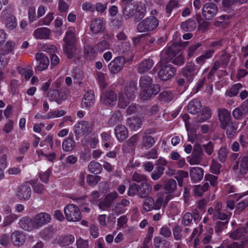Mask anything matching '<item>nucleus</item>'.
<instances>
[{"mask_svg": "<svg viewBox=\"0 0 248 248\" xmlns=\"http://www.w3.org/2000/svg\"><path fill=\"white\" fill-rule=\"evenodd\" d=\"M137 93V84L134 81L130 82L125 86L124 92L119 94L118 105L121 108H124L136 97Z\"/></svg>", "mask_w": 248, "mask_h": 248, "instance_id": "nucleus-1", "label": "nucleus"}, {"mask_svg": "<svg viewBox=\"0 0 248 248\" xmlns=\"http://www.w3.org/2000/svg\"><path fill=\"white\" fill-rule=\"evenodd\" d=\"M76 30L74 28H69L66 32L63 41L65 43L63 46L64 51L67 57L71 59L74 57L76 52V42L77 38Z\"/></svg>", "mask_w": 248, "mask_h": 248, "instance_id": "nucleus-2", "label": "nucleus"}, {"mask_svg": "<svg viewBox=\"0 0 248 248\" xmlns=\"http://www.w3.org/2000/svg\"><path fill=\"white\" fill-rule=\"evenodd\" d=\"M159 25V20L154 16H150L139 23L137 30L139 32L150 31L155 30Z\"/></svg>", "mask_w": 248, "mask_h": 248, "instance_id": "nucleus-3", "label": "nucleus"}, {"mask_svg": "<svg viewBox=\"0 0 248 248\" xmlns=\"http://www.w3.org/2000/svg\"><path fill=\"white\" fill-rule=\"evenodd\" d=\"M93 129V124L86 121H80L74 126V131L78 140L81 137H86L90 134Z\"/></svg>", "mask_w": 248, "mask_h": 248, "instance_id": "nucleus-4", "label": "nucleus"}, {"mask_svg": "<svg viewBox=\"0 0 248 248\" xmlns=\"http://www.w3.org/2000/svg\"><path fill=\"white\" fill-rule=\"evenodd\" d=\"M0 20L5 24L6 28L9 30H13L17 26L16 17L10 13L8 8L4 9L0 13Z\"/></svg>", "mask_w": 248, "mask_h": 248, "instance_id": "nucleus-5", "label": "nucleus"}, {"mask_svg": "<svg viewBox=\"0 0 248 248\" xmlns=\"http://www.w3.org/2000/svg\"><path fill=\"white\" fill-rule=\"evenodd\" d=\"M64 212L68 221L77 222L81 218L80 211L77 206L69 204L64 207Z\"/></svg>", "mask_w": 248, "mask_h": 248, "instance_id": "nucleus-6", "label": "nucleus"}, {"mask_svg": "<svg viewBox=\"0 0 248 248\" xmlns=\"http://www.w3.org/2000/svg\"><path fill=\"white\" fill-rule=\"evenodd\" d=\"M117 100V95L114 92L111 90L103 91L100 96L101 104L108 107H112L116 105Z\"/></svg>", "mask_w": 248, "mask_h": 248, "instance_id": "nucleus-7", "label": "nucleus"}, {"mask_svg": "<svg viewBox=\"0 0 248 248\" xmlns=\"http://www.w3.org/2000/svg\"><path fill=\"white\" fill-rule=\"evenodd\" d=\"M204 155L202 146L199 144H195L190 156L188 157V162L191 165H198L200 163Z\"/></svg>", "mask_w": 248, "mask_h": 248, "instance_id": "nucleus-8", "label": "nucleus"}, {"mask_svg": "<svg viewBox=\"0 0 248 248\" xmlns=\"http://www.w3.org/2000/svg\"><path fill=\"white\" fill-rule=\"evenodd\" d=\"M31 195V189L28 183L23 184L18 186L16 190V196L20 201H28Z\"/></svg>", "mask_w": 248, "mask_h": 248, "instance_id": "nucleus-9", "label": "nucleus"}, {"mask_svg": "<svg viewBox=\"0 0 248 248\" xmlns=\"http://www.w3.org/2000/svg\"><path fill=\"white\" fill-rule=\"evenodd\" d=\"M175 72V68L172 65L167 63L163 65L158 71V77L161 80H167L173 76Z\"/></svg>", "mask_w": 248, "mask_h": 248, "instance_id": "nucleus-10", "label": "nucleus"}, {"mask_svg": "<svg viewBox=\"0 0 248 248\" xmlns=\"http://www.w3.org/2000/svg\"><path fill=\"white\" fill-rule=\"evenodd\" d=\"M36 230L42 228L44 225L49 223L51 217L49 214L46 212H41L37 214L33 217Z\"/></svg>", "mask_w": 248, "mask_h": 248, "instance_id": "nucleus-11", "label": "nucleus"}, {"mask_svg": "<svg viewBox=\"0 0 248 248\" xmlns=\"http://www.w3.org/2000/svg\"><path fill=\"white\" fill-rule=\"evenodd\" d=\"M218 8L217 6L212 3H205L202 9V14L206 20L212 19L217 14Z\"/></svg>", "mask_w": 248, "mask_h": 248, "instance_id": "nucleus-12", "label": "nucleus"}, {"mask_svg": "<svg viewBox=\"0 0 248 248\" xmlns=\"http://www.w3.org/2000/svg\"><path fill=\"white\" fill-rule=\"evenodd\" d=\"M167 54V59H173L172 63L178 66L182 65L184 63V56L182 53L179 52L177 53L174 52L172 47H168L165 51Z\"/></svg>", "mask_w": 248, "mask_h": 248, "instance_id": "nucleus-13", "label": "nucleus"}, {"mask_svg": "<svg viewBox=\"0 0 248 248\" xmlns=\"http://www.w3.org/2000/svg\"><path fill=\"white\" fill-rule=\"evenodd\" d=\"M160 90V87L158 84H153L141 90L140 93V98L143 100H147L152 95H156Z\"/></svg>", "mask_w": 248, "mask_h": 248, "instance_id": "nucleus-14", "label": "nucleus"}, {"mask_svg": "<svg viewBox=\"0 0 248 248\" xmlns=\"http://www.w3.org/2000/svg\"><path fill=\"white\" fill-rule=\"evenodd\" d=\"M218 117L220 122V126L222 129H225L229 123H231L230 112L225 108L218 110Z\"/></svg>", "mask_w": 248, "mask_h": 248, "instance_id": "nucleus-15", "label": "nucleus"}, {"mask_svg": "<svg viewBox=\"0 0 248 248\" xmlns=\"http://www.w3.org/2000/svg\"><path fill=\"white\" fill-rule=\"evenodd\" d=\"M124 63V58L123 57H116L108 65V69L111 73L116 74L122 69Z\"/></svg>", "mask_w": 248, "mask_h": 248, "instance_id": "nucleus-16", "label": "nucleus"}, {"mask_svg": "<svg viewBox=\"0 0 248 248\" xmlns=\"http://www.w3.org/2000/svg\"><path fill=\"white\" fill-rule=\"evenodd\" d=\"M35 59L37 62V65L36 70L43 71L46 70L48 66L49 61L48 58L43 53H37L35 55Z\"/></svg>", "mask_w": 248, "mask_h": 248, "instance_id": "nucleus-17", "label": "nucleus"}, {"mask_svg": "<svg viewBox=\"0 0 248 248\" xmlns=\"http://www.w3.org/2000/svg\"><path fill=\"white\" fill-rule=\"evenodd\" d=\"M18 225L20 228L27 232L36 230L33 218H31L28 217L21 218L19 220Z\"/></svg>", "mask_w": 248, "mask_h": 248, "instance_id": "nucleus-18", "label": "nucleus"}, {"mask_svg": "<svg viewBox=\"0 0 248 248\" xmlns=\"http://www.w3.org/2000/svg\"><path fill=\"white\" fill-rule=\"evenodd\" d=\"M133 0H121V5L123 8V13L126 18H129L134 14V6Z\"/></svg>", "mask_w": 248, "mask_h": 248, "instance_id": "nucleus-19", "label": "nucleus"}, {"mask_svg": "<svg viewBox=\"0 0 248 248\" xmlns=\"http://www.w3.org/2000/svg\"><path fill=\"white\" fill-rule=\"evenodd\" d=\"M11 241L16 246H22L26 241V236L24 233L19 231L16 230L11 233Z\"/></svg>", "mask_w": 248, "mask_h": 248, "instance_id": "nucleus-20", "label": "nucleus"}, {"mask_svg": "<svg viewBox=\"0 0 248 248\" xmlns=\"http://www.w3.org/2000/svg\"><path fill=\"white\" fill-rule=\"evenodd\" d=\"M182 75L186 78L188 82H190L195 75V64L193 62H189L184 67L182 70Z\"/></svg>", "mask_w": 248, "mask_h": 248, "instance_id": "nucleus-21", "label": "nucleus"}, {"mask_svg": "<svg viewBox=\"0 0 248 248\" xmlns=\"http://www.w3.org/2000/svg\"><path fill=\"white\" fill-rule=\"evenodd\" d=\"M118 197L116 192H113L107 195L104 200L98 204L99 208L102 210H105L107 208L110 207L112 202Z\"/></svg>", "mask_w": 248, "mask_h": 248, "instance_id": "nucleus-22", "label": "nucleus"}, {"mask_svg": "<svg viewBox=\"0 0 248 248\" xmlns=\"http://www.w3.org/2000/svg\"><path fill=\"white\" fill-rule=\"evenodd\" d=\"M247 232H248V222L244 227L232 230L229 233V236L233 240L239 239Z\"/></svg>", "mask_w": 248, "mask_h": 248, "instance_id": "nucleus-23", "label": "nucleus"}, {"mask_svg": "<svg viewBox=\"0 0 248 248\" xmlns=\"http://www.w3.org/2000/svg\"><path fill=\"white\" fill-rule=\"evenodd\" d=\"M91 31L93 34L102 32L105 30L103 20L100 18L93 19L90 25Z\"/></svg>", "mask_w": 248, "mask_h": 248, "instance_id": "nucleus-24", "label": "nucleus"}, {"mask_svg": "<svg viewBox=\"0 0 248 248\" xmlns=\"http://www.w3.org/2000/svg\"><path fill=\"white\" fill-rule=\"evenodd\" d=\"M248 114V107L246 104H242L235 108L232 112L233 118L237 120L242 119Z\"/></svg>", "mask_w": 248, "mask_h": 248, "instance_id": "nucleus-25", "label": "nucleus"}, {"mask_svg": "<svg viewBox=\"0 0 248 248\" xmlns=\"http://www.w3.org/2000/svg\"><path fill=\"white\" fill-rule=\"evenodd\" d=\"M115 134L120 142L124 140L128 136L126 127L123 125H118L115 128Z\"/></svg>", "mask_w": 248, "mask_h": 248, "instance_id": "nucleus-26", "label": "nucleus"}, {"mask_svg": "<svg viewBox=\"0 0 248 248\" xmlns=\"http://www.w3.org/2000/svg\"><path fill=\"white\" fill-rule=\"evenodd\" d=\"M94 102V92L90 90L85 94L84 98L82 100L81 105L83 108H88L93 105Z\"/></svg>", "mask_w": 248, "mask_h": 248, "instance_id": "nucleus-27", "label": "nucleus"}, {"mask_svg": "<svg viewBox=\"0 0 248 248\" xmlns=\"http://www.w3.org/2000/svg\"><path fill=\"white\" fill-rule=\"evenodd\" d=\"M151 186L146 182L138 185V196L140 198H146L152 191Z\"/></svg>", "mask_w": 248, "mask_h": 248, "instance_id": "nucleus-28", "label": "nucleus"}, {"mask_svg": "<svg viewBox=\"0 0 248 248\" xmlns=\"http://www.w3.org/2000/svg\"><path fill=\"white\" fill-rule=\"evenodd\" d=\"M50 33V30L47 28H39L34 31L33 35L36 39H49Z\"/></svg>", "mask_w": 248, "mask_h": 248, "instance_id": "nucleus-29", "label": "nucleus"}, {"mask_svg": "<svg viewBox=\"0 0 248 248\" xmlns=\"http://www.w3.org/2000/svg\"><path fill=\"white\" fill-rule=\"evenodd\" d=\"M66 98L67 94L64 91H54L50 96L49 100L51 101H55L58 104H61Z\"/></svg>", "mask_w": 248, "mask_h": 248, "instance_id": "nucleus-30", "label": "nucleus"}, {"mask_svg": "<svg viewBox=\"0 0 248 248\" xmlns=\"http://www.w3.org/2000/svg\"><path fill=\"white\" fill-rule=\"evenodd\" d=\"M190 175L191 179L197 182L201 180L203 176V170L198 167L190 168Z\"/></svg>", "mask_w": 248, "mask_h": 248, "instance_id": "nucleus-31", "label": "nucleus"}, {"mask_svg": "<svg viewBox=\"0 0 248 248\" xmlns=\"http://www.w3.org/2000/svg\"><path fill=\"white\" fill-rule=\"evenodd\" d=\"M201 107V102L198 99H195L189 102L187 109L189 113L194 114L198 113Z\"/></svg>", "mask_w": 248, "mask_h": 248, "instance_id": "nucleus-32", "label": "nucleus"}, {"mask_svg": "<svg viewBox=\"0 0 248 248\" xmlns=\"http://www.w3.org/2000/svg\"><path fill=\"white\" fill-rule=\"evenodd\" d=\"M211 115V109L207 107H203L202 112L197 116V121L199 122H204L210 119Z\"/></svg>", "mask_w": 248, "mask_h": 248, "instance_id": "nucleus-33", "label": "nucleus"}, {"mask_svg": "<svg viewBox=\"0 0 248 248\" xmlns=\"http://www.w3.org/2000/svg\"><path fill=\"white\" fill-rule=\"evenodd\" d=\"M153 65V62L152 60L146 59L142 61L138 68V71L140 74L144 73L150 69Z\"/></svg>", "mask_w": 248, "mask_h": 248, "instance_id": "nucleus-34", "label": "nucleus"}, {"mask_svg": "<svg viewBox=\"0 0 248 248\" xmlns=\"http://www.w3.org/2000/svg\"><path fill=\"white\" fill-rule=\"evenodd\" d=\"M197 25L193 19H189L181 25L182 30L184 31H192L196 28Z\"/></svg>", "mask_w": 248, "mask_h": 248, "instance_id": "nucleus-35", "label": "nucleus"}, {"mask_svg": "<svg viewBox=\"0 0 248 248\" xmlns=\"http://www.w3.org/2000/svg\"><path fill=\"white\" fill-rule=\"evenodd\" d=\"M76 145V142L73 138L68 137L62 142V148L65 152L72 151Z\"/></svg>", "mask_w": 248, "mask_h": 248, "instance_id": "nucleus-36", "label": "nucleus"}, {"mask_svg": "<svg viewBox=\"0 0 248 248\" xmlns=\"http://www.w3.org/2000/svg\"><path fill=\"white\" fill-rule=\"evenodd\" d=\"M127 124L132 129L137 130L140 127L142 121L139 117L129 118L127 120Z\"/></svg>", "mask_w": 248, "mask_h": 248, "instance_id": "nucleus-37", "label": "nucleus"}, {"mask_svg": "<svg viewBox=\"0 0 248 248\" xmlns=\"http://www.w3.org/2000/svg\"><path fill=\"white\" fill-rule=\"evenodd\" d=\"M18 216L15 214H10L4 217L1 227H6L11 225L13 222L17 219Z\"/></svg>", "mask_w": 248, "mask_h": 248, "instance_id": "nucleus-38", "label": "nucleus"}, {"mask_svg": "<svg viewBox=\"0 0 248 248\" xmlns=\"http://www.w3.org/2000/svg\"><path fill=\"white\" fill-rule=\"evenodd\" d=\"M146 13V7L144 3L139 2L137 4L136 8V19H140L145 15Z\"/></svg>", "mask_w": 248, "mask_h": 248, "instance_id": "nucleus-39", "label": "nucleus"}, {"mask_svg": "<svg viewBox=\"0 0 248 248\" xmlns=\"http://www.w3.org/2000/svg\"><path fill=\"white\" fill-rule=\"evenodd\" d=\"M226 128V135L228 138H232L236 135L238 128L237 124L231 122L228 124Z\"/></svg>", "mask_w": 248, "mask_h": 248, "instance_id": "nucleus-40", "label": "nucleus"}, {"mask_svg": "<svg viewBox=\"0 0 248 248\" xmlns=\"http://www.w3.org/2000/svg\"><path fill=\"white\" fill-rule=\"evenodd\" d=\"M177 187L176 182L175 180L170 179L165 183L164 189L167 193H173Z\"/></svg>", "mask_w": 248, "mask_h": 248, "instance_id": "nucleus-41", "label": "nucleus"}, {"mask_svg": "<svg viewBox=\"0 0 248 248\" xmlns=\"http://www.w3.org/2000/svg\"><path fill=\"white\" fill-rule=\"evenodd\" d=\"M88 168L91 173L94 174L100 173L102 170L101 165L94 161H91L89 164Z\"/></svg>", "mask_w": 248, "mask_h": 248, "instance_id": "nucleus-42", "label": "nucleus"}, {"mask_svg": "<svg viewBox=\"0 0 248 248\" xmlns=\"http://www.w3.org/2000/svg\"><path fill=\"white\" fill-rule=\"evenodd\" d=\"M16 47V44L14 42L7 41L4 45L2 48V53L4 55L12 53Z\"/></svg>", "mask_w": 248, "mask_h": 248, "instance_id": "nucleus-43", "label": "nucleus"}, {"mask_svg": "<svg viewBox=\"0 0 248 248\" xmlns=\"http://www.w3.org/2000/svg\"><path fill=\"white\" fill-rule=\"evenodd\" d=\"M123 119V116L119 111L115 112L110 117L108 123L110 125H114L117 123L121 122Z\"/></svg>", "mask_w": 248, "mask_h": 248, "instance_id": "nucleus-44", "label": "nucleus"}, {"mask_svg": "<svg viewBox=\"0 0 248 248\" xmlns=\"http://www.w3.org/2000/svg\"><path fill=\"white\" fill-rule=\"evenodd\" d=\"M143 208L146 212L154 209V200L152 197L146 198L143 202Z\"/></svg>", "mask_w": 248, "mask_h": 248, "instance_id": "nucleus-45", "label": "nucleus"}, {"mask_svg": "<svg viewBox=\"0 0 248 248\" xmlns=\"http://www.w3.org/2000/svg\"><path fill=\"white\" fill-rule=\"evenodd\" d=\"M152 79L148 76L142 77L140 79V85L141 91L144 89H147L152 84Z\"/></svg>", "mask_w": 248, "mask_h": 248, "instance_id": "nucleus-46", "label": "nucleus"}, {"mask_svg": "<svg viewBox=\"0 0 248 248\" xmlns=\"http://www.w3.org/2000/svg\"><path fill=\"white\" fill-rule=\"evenodd\" d=\"M242 85L240 83H237L233 85L231 89L226 92V94L229 97L236 96L239 90L242 88Z\"/></svg>", "mask_w": 248, "mask_h": 248, "instance_id": "nucleus-47", "label": "nucleus"}, {"mask_svg": "<svg viewBox=\"0 0 248 248\" xmlns=\"http://www.w3.org/2000/svg\"><path fill=\"white\" fill-rule=\"evenodd\" d=\"M159 97L161 101L169 102L172 100L173 98V95L171 92L165 91L160 93Z\"/></svg>", "mask_w": 248, "mask_h": 248, "instance_id": "nucleus-48", "label": "nucleus"}, {"mask_svg": "<svg viewBox=\"0 0 248 248\" xmlns=\"http://www.w3.org/2000/svg\"><path fill=\"white\" fill-rule=\"evenodd\" d=\"M188 176L187 171L183 170H178L175 175V178L177 179L179 186H183V180L184 178H187Z\"/></svg>", "mask_w": 248, "mask_h": 248, "instance_id": "nucleus-49", "label": "nucleus"}, {"mask_svg": "<svg viewBox=\"0 0 248 248\" xmlns=\"http://www.w3.org/2000/svg\"><path fill=\"white\" fill-rule=\"evenodd\" d=\"M75 238L72 235L61 237L59 239V243L62 246H68L74 241Z\"/></svg>", "mask_w": 248, "mask_h": 248, "instance_id": "nucleus-50", "label": "nucleus"}, {"mask_svg": "<svg viewBox=\"0 0 248 248\" xmlns=\"http://www.w3.org/2000/svg\"><path fill=\"white\" fill-rule=\"evenodd\" d=\"M154 138L150 135H145L143 138L142 145L146 148H150L155 143Z\"/></svg>", "mask_w": 248, "mask_h": 248, "instance_id": "nucleus-51", "label": "nucleus"}, {"mask_svg": "<svg viewBox=\"0 0 248 248\" xmlns=\"http://www.w3.org/2000/svg\"><path fill=\"white\" fill-rule=\"evenodd\" d=\"M132 180L137 183L145 182L147 180V177L146 175L139 173L137 172H135L131 175Z\"/></svg>", "mask_w": 248, "mask_h": 248, "instance_id": "nucleus-52", "label": "nucleus"}, {"mask_svg": "<svg viewBox=\"0 0 248 248\" xmlns=\"http://www.w3.org/2000/svg\"><path fill=\"white\" fill-rule=\"evenodd\" d=\"M164 168L162 166H158L155 168L151 174V178L154 180H158L163 175Z\"/></svg>", "mask_w": 248, "mask_h": 248, "instance_id": "nucleus-53", "label": "nucleus"}, {"mask_svg": "<svg viewBox=\"0 0 248 248\" xmlns=\"http://www.w3.org/2000/svg\"><path fill=\"white\" fill-rule=\"evenodd\" d=\"M193 215L189 213H186L182 217L181 223L185 226L190 225L192 223Z\"/></svg>", "mask_w": 248, "mask_h": 248, "instance_id": "nucleus-54", "label": "nucleus"}, {"mask_svg": "<svg viewBox=\"0 0 248 248\" xmlns=\"http://www.w3.org/2000/svg\"><path fill=\"white\" fill-rule=\"evenodd\" d=\"M65 114V111L63 110H59L58 109L53 110L47 113V118L48 119L58 118L63 116Z\"/></svg>", "mask_w": 248, "mask_h": 248, "instance_id": "nucleus-55", "label": "nucleus"}, {"mask_svg": "<svg viewBox=\"0 0 248 248\" xmlns=\"http://www.w3.org/2000/svg\"><path fill=\"white\" fill-rule=\"evenodd\" d=\"M101 180V177L98 175L88 174L87 176V182L91 186H95Z\"/></svg>", "mask_w": 248, "mask_h": 248, "instance_id": "nucleus-56", "label": "nucleus"}, {"mask_svg": "<svg viewBox=\"0 0 248 248\" xmlns=\"http://www.w3.org/2000/svg\"><path fill=\"white\" fill-rule=\"evenodd\" d=\"M110 47L109 43L107 41H102L94 46V48L98 52H103Z\"/></svg>", "mask_w": 248, "mask_h": 248, "instance_id": "nucleus-57", "label": "nucleus"}, {"mask_svg": "<svg viewBox=\"0 0 248 248\" xmlns=\"http://www.w3.org/2000/svg\"><path fill=\"white\" fill-rule=\"evenodd\" d=\"M213 220L220 219L223 220L224 221H227L229 222L230 220V216L227 215L226 213H223L221 211L215 214L212 217Z\"/></svg>", "mask_w": 248, "mask_h": 248, "instance_id": "nucleus-58", "label": "nucleus"}, {"mask_svg": "<svg viewBox=\"0 0 248 248\" xmlns=\"http://www.w3.org/2000/svg\"><path fill=\"white\" fill-rule=\"evenodd\" d=\"M240 170L242 174H245L248 171V156L243 158L240 166Z\"/></svg>", "mask_w": 248, "mask_h": 248, "instance_id": "nucleus-59", "label": "nucleus"}, {"mask_svg": "<svg viewBox=\"0 0 248 248\" xmlns=\"http://www.w3.org/2000/svg\"><path fill=\"white\" fill-rule=\"evenodd\" d=\"M95 50L96 49L94 48V46L93 47L91 46L87 45L85 47V52L91 59L96 57L97 53Z\"/></svg>", "mask_w": 248, "mask_h": 248, "instance_id": "nucleus-60", "label": "nucleus"}, {"mask_svg": "<svg viewBox=\"0 0 248 248\" xmlns=\"http://www.w3.org/2000/svg\"><path fill=\"white\" fill-rule=\"evenodd\" d=\"M96 79L101 88L104 89L107 86L105 75L101 72L97 74Z\"/></svg>", "mask_w": 248, "mask_h": 248, "instance_id": "nucleus-61", "label": "nucleus"}, {"mask_svg": "<svg viewBox=\"0 0 248 248\" xmlns=\"http://www.w3.org/2000/svg\"><path fill=\"white\" fill-rule=\"evenodd\" d=\"M202 147L204 149L205 153L209 155H211L214 152V143L212 141L203 144Z\"/></svg>", "mask_w": 248, "mask_h": 248, "instance_id": "nucleus-62", "label": "nucleus"}, {"mask_svg": "<svg viewBox=\"0 0 248 248\" xmlns=\"http://www.w3.org/2000/svg\"><path fill=\"white\" fill-rule=\"evenodd\" d=\"M138 185L134 183L130 185L127 190V194L130 196H133L136 195L138 196Z\"/></svg>", "mask_w": 248, "mask_h": 248, "instance_id": "nucleus-63", "label": "nucleus"}, {"mask_svg": "<svg viewBox=\"0 0 248 248\" xmlns=\"http://www.w3.org/2000/svg\"><path fill=\"white\" fill-rule=\"evenodd\" d=\"M173 235L175 240H180L182 238V229L180 226L177 225L173 229Z\"/></svg>", "mask_w": 248, "mask_h": 248, "instance_id": "nucleus-64", "label": "nucleus"}]
</instances>
